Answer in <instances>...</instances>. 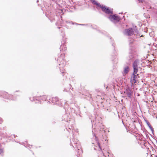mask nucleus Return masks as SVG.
<instances>
[{
	"label": "nucleus",
	"instance_id": "1a4fd4ad",
	"mask_svg": "<svg viewBox=\"0 0 157 157\" xmlns=\"http://www.w3.org/2000/svg\"><path fill=\"white\" fill-rule=\"evenodd\" d=\"M40 97H42L41 99L42 100H46L47 99V97L46 95H43L42 96H40Z\"/></svg>",
	"mask_w": 157,
	"mask_h": 157
},
{
	"label": "nucleus",
	"instance_id": "ddd939ff",
	"mask_svg": "<svg viewBox=\"0 0 157 157\" xmlns=\"http://www.w3.org/2000/svg\"><path fill=\"white\" fill-rule=\"evenodd\" d=\"M139 2H141V3H143L144 1V0H137Z\"/></svg>",
	"mask_w": 157,
	"mask_h": 157
},
{
	"label": "nucleus",
	"instance_id": "aec40b11",
	"mask_svg": "<svg viewBox=\"0 0 157 157\" xmlns=\"http://www.w3.org/2000/svg\"><path fill=\"white\" fill-rule=\"evenodd\" d=\"M151 8V7L150 6V7L149 8Z\"/></svg>",
	"mask_w": 157,
	"mask_h": 157
},
{
	"label": "nucleus",
	"instance_id": "f03ea898",
	"mask_svg": "<svg viewBox=\"0 0 157 157\" xmlns=\"http://www.w3.org/2000/svg\"><path fill=\"white\" fill-rule=\"evenodd\" d=\"M108 18L112 21H118L120 20V17L116 15H111V14Z\"/></svg>",
	"mask_w": 157,
	"mask_h": 157
},
{
	"label": "nucleus",
	"instance_id": "4468645a",
	"mask_svg": "<svg viewBox=\"0 0 157 157\" xmlns=\"http://www.w3.org/2000/svg\"><path fill=\"white\" fill-rule=\"evenodd\" d=\"M98 147H99L100 149H101V148L100 144L98 142Z\"/></svg>",
	"mask_w": 157,
	"mask_h": 157
},
{
	"label": "nucleus",
	"instance_id": "20e7f679",
	"mask_svg": "<svg viewBox=\"0 0 157 157\" xmlns=\"http://www.w3.org/2000/svg\"><path fill=\"white\" fill-rule=\"evenodd\" d=\"M125 32L126 34L128 36H131L134 33L132 28H129L125 30Z\"/></svg>",
	"mask_w": 157,
	"mask_h": 157
},
{
	"label": "nucleus",
	"instance_id": "39448f33",
	"mask_svg": "<svg viewBox=\"0 0 157 157\" xmlns=\"http://www.w3.org/2000/svg\"><path fill=\"white\" fill-rule=\"evenodd\" d=\"M132 93V92L129 89H127L126 91L125 94L128 97L131 98Z\"/></svg>",
	"mask_w": 157,
	"mask_h": 157
},
{
	"label": "nucleus",
	"instance_id": "7ed1b4c3",
	"mask_svg": "<svg viewBox=\"0 0 157 157\" xmlns=\"http://www.w3.org/2000/svg\"><path fill=\"white\" fill-rule=\"evenodd\" d=\"M138 74H137V75L134 74H132L130 78V82L132 85H133L136 82V79L137 78V75Z\"/></svg>",
	"mask_w": 157,
	"mask_h": 157
},
{
	"label": "nucleus",
	"instance_id": "9b49d317",
	"mask_svg": "<svg viewBox=\"0 0 157 157\" xmlns=\"http://www.w3.org/2000/svg\"><path fill=\"white\" fill-rule=\"evenodd\" d=\"M91 1L93 3L97 5H98V4L97 3L95 0H91Z\"/></svg>",
	"mask_w": 157,
	"mask_h": 157
},
{
	"label": "nucleus",
	"instance_id": "9d476101",
	"mask_svg": "<svg viewBox=\"0 0 157 157\" xmlns=\"http://www.w3.org/2000/svg\"><path fill=\"white\" fill-rule=\"evenodd\" d=\"M54 101H58V98L57 97H55L53 98V102Z\"/></svg>",
	"mask_w": 157,
	"mask_h": 157
},
{
	"label": "nucleus",
	"instance_id": "0eeeda50",
	"mask_svg": "<svg viewBox=\"0 0 157 157\" xmlns=\"http://www.w3.org/2000/svg\"><path fill=\"white\" fill-rule=\"evenodd\" d=\"M138 61L136 60H135L133 64V68H138Z\"/></svg>",
	"mask_w": 157,
	"mask_h": 157
},
{
	"label": "nucleus",
	"instance_id": "dca6fc26",
	"mask_svg": "<svg viewBox=\"0 0 157 157\" xmlns=\"http://www.w3.org/2000/svg\"><path fill=\"white\" fill-rule=\"evenodd\" d=\"M6 94H7V95H9V94H8L7 93H6Z\"/></svg>",
	"mask_w": 157,
	"mask_h": 157
},
{
	"label": "nucleus",
	"instance_id": "6e6552de",
	"mask_svg": "<svg viewBox=\"0 0 157 157\" xmlns=\"http://www.w3.org/2000/svg\"><path fill=\"white\" fill-rule=\"evenodd\" d=\"M133 70L134 71L132 74H134L135 75H136V74H137V73L138 71V68H133Z\"/></svg>",
	"mask_w": 157,
	"mask_h": 157
},
{
	"label": "nucleus",
	"instance_id": "f257e3e1",
	"mask_svg": "<svg viewBox=\"0 0 157 157\" xmlns=\"http://www.w3.org/2000/svg\"><path fill=\"white\" fill-rule=\"evenodd\" d=\"M100 6L102 11L105 13L110 15L113 14L112 10L109 9L108 7L103 6H101L100 5Z\"/></svg>",
	"mask_w": 157,
	"mask_h": 157
},
{
	"label": "nucleus",
	"instance_id": "423d86ee",
	"mask_svg": "<svg viewBox=\"0 0 157 157\" xmlns=\"http://www.w3.org/2000/svg\"><path fill=\"white\" fill-rule=\"evenodd\" d=\"M129 71V68L127 66L124 67V75L127 74Z\"/></svg>",
	"mask_w": 157,
	"mask_h": 157
},
{
	"label": "nucleus",
	"instance_id": "f8f14e48",
	"mask_svg": "<svg viewBox=\"0 0 157 157\" xmlns=\"http://www.w3.org/2000/svg\"><path fill=\"white\" fill-rule=\"evenodd\" d=\"M3 153V150L2 149H0V154H2Z\"/></svg>",
	"mask_w": 157,
	"mask_h": 157
},
{
	"label": "nucleus",
	"instance_id": "f3484780",
	"mask_svg": "<svg viewBox=\"0 0 157 157\" xmlns=\"http://www.w3.org/2000/svg\"><path fill=\"white\" fill-rule=\"evenodd\" d=\"M90 98H92V97H91V95H90Z\"/></svg>",
	"mask_w": 157,
	"mask_h": 157
},
{
	"label": "nucleus",
	"instance_id": "6ab92c4d",
	"mask_svg": "<svg viewBox=\"0 0 157 157\" xmlns=\"http://www.w3.org/2000/svg\"><path fill=\"white\" fill-rule=\"evenodd\" d=\"M155 157H157V155L155 156Z\"/></svg>",
	"mask_w": 157,
	"mask_h": 157
},
{
	"label": "nucleus",
	"instance_id": "2eb2a0df",
	"mask_svg": "<svg viewBox=\"0 0 157 157\" xmlns=\"http://www.w3.org/2000/svg\"><path fill=\"white\" fill-rule=\"evenodd\" d=\"M148 125H149V128L151 129H152V126H151V125L150 124H148Z\"/></svg>",
	"mask_w": 157,
	"mask_h": 157
},
{
	"label": "nucleus",
	"instance_id": "a211bd4d",
	"mask_svg": "<svg viewBox=\"0 0 157 157\" xmlns=\"http://www.w3.org/2000/svg\"><path fill=\"white\" fill-rule=\"evenodd\" d=\"M134 122H136V121H133Z\"/></svg>",
	"mask_w": 157,
	"mask_h": 157
}]
</instances>
